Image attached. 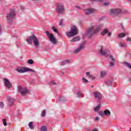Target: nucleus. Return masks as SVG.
Wrapping results in <instances>:
<instances>
[{
    "instance_id": "nucleus-48",
    "label": "nucleus",
    "mask_w": 131,
    "mask_h": 131,
    "mask_svg": "<svg viewBox=\"0 0 131 131\" xmlns=\"http://www.w3.org/2000/svg\"><path fill=\"white\" fill-rule=\"evenodd\" d=\"M91 2H96V0H90Z\"/></svg>"
},
{
    "instance_id": "nucleus-19",
    "label": "nucleus",
    "mask_w": 131,
    "mask_h": 131,
    "mask_svg": "<svg viewBox=\"0 0 131 131\" xmlns=\"http://www.w3.org/2000/svg\"><path fill=\"white\" fill-rule=\"evenodd\" d=\"M112 83H113V80H107L105 81V84L107 86H110Z\"/></svg>"
},
{
    "instance_id": "nucleus-55",
    "label": "nucleus",
    "mask_w": 131,
    "mask_h": 131,
    "mask_svg": "<svg viewBox=\"0 0 131 131\" xmlns=\"http://www.w3.org/2000/svg\"><path fill=\"white\" fill-rule=\"evenodd\" d=\"M4 131H6V130H4Z\"/></svg>"
},
{
    "instance_id": "nucleus-24",
    "label": "nucleus",
    "mask_w": 131,
    "mask_h": 131,
    "mask_svg": "<svg viewBox=\"0 0 131 131\" xmlns=\"http://www.w3.org/2000/svg\"><path fill=\"white\" fill-rule=\"evenodd\" d=\"M126 35V34L121 33V34L118 35L119 38H122V37H124Z\"/></svg>"
},
{
    "instance_id": "nucleus-21",
    "label": "nucleus",
    "mask_w": 131,
    "mask_h": 131,
    "mask_svg": "<svg viewBox=\"0 0 131 131\" xmlns=\"http://www.w3.org/2000/svg\"><path fill=\"white\" fill-rule=\"evenodd\" d=\"M70 63V60H63L62 61L61 65L62 66H64V65H66V64H69Z\"/></svg>"
},
{
    "instance_id": "nucleus-44",
    "label": "nucleus",
    "mask_w": 131,
    "mask_h": 131,
    "mask_svg": "<svg viewBox=\"0 0 131 131\" xmlns=\"http://www.w3.org/2000/svg\"><path fill=\"white\" fill-rule=\"evenodd\" d=\"M95 120H96V121H98V120H99V117H96V118H95Z\"/></svg>"
},
{
    "instance_id": "nucleus-16",
    "label": "nucleus",
    "mask_w": 131,
    "mask_h": 131,
    "mask_svg": "<svg viewBox=\"0 0 131 131\" xmlns=\"http://www.w3.org/2000/svg\"><path fill=\"white\" fill-rule=\"evenodd\" d=\"M104 116H106V117H110V116L111 115V112H110V111L109 110H105L103 111Z\"/></svg>"
},
{
    "instance_id": "nucleus-46",
    "label": "nucleus",
    "mask_w": 131,
    "mask_h": 131,
    "mask_svg": "<svg viewBox=\"0 0 131 131\" xmlns=\"http://www.w3.org/2000/svg\"><path fill=\"white\" fill-rule=\"evenodd\" d=\"M97 2H104V0H97Z\"/></svg>"
},
{
    "instance_id": "nucleus-49",
    "label": "nucleus",
    "mask_w": 131,
    "mask_h": 131,
    "mask_svg": "<svg viewBox=\"0 0 131 131\" xmlns=\"http://www.w3.org/2000/svg\"><path fill=\"white\" fill-rule=\"evenodd\" d=\"M77 8L78 9H80V7H79V6H77Z\"/></svg>"
},
{
    "instance_id": "nucleus-33",
    "label": "nucleus",
    "mask_w": 131,
    "mask_h": 131,
    "mask_svg": "<svg viewBox=\"0 0 131 131\" xmlns=\"http://www.w3.org/2000/svg\"><path fill=\"white\" fill-rule=\"evenodd\" d=\"M28 64H30L31 65H32V64H33V60H32V59H29L28 60Z\"/></svg>"
},
{
    "instance_id": "nucleus-5",
    "label": "nucleus",
    "mask_w": 131,
    "mask_h": 131,
    "mask_svg": "<svg viewBox=\"0 0 131 131\" xmlns=\"http://www.w3.org/2000/svg\"><path fill=\"white\" fill-rule=\"evenodd\" d=\"M110 13L111 14L115 15V16H118V15H121V14H126L127 11L117 8L111 10Z\"/></svg>"
},
{
    "instance_id": "nucleus-51",
    "label": "nucleus",
    "mask_w": 131,
    "mask_h": 131,
    "mask_svg": "<svg viewBox=\"0 0 131 131\" xmlns=\"http://www.w3.org/2000/svg\"><path fill=\"white\" fill-rule=\"evenodd\" d=\"M130 131H131V128H130Z\"/></svg>"
},
{
    "instance_id": "nucleus-2",
    "label": "nucleus",
    "mask_w": 131,
    "mask_h": 131,
    "mask_svg": "<svg viewBox=\"0 0 131 131\" xmlns=\"http://www.w3.org/2000/svg\"><path fill=\"white\" fill-rule=\"evenodd\" d=\"M32 41L36 49L39 48V41L38 40L37 37H36V36L34 34L28 37L27 39L28 43H31Z\"/></svg>"
},
{
    "instance_id": "nucleus-20",
    "label": "nucleus",
    "mask_w": 131,
    "mask_h": 131,
    "mask_svg": "<svg viewBox=\"0 0 131 131\" xmlns=\"http://www.w3.org/2000/svg\"><path fill=\"white\" fill-rule=\"evenodd\" d=\"M109 30H108V28H105L103 32H101V35H106L107 33H108Z\"/></svg>"
},
{
    "instance_id": "nucleus-53",
    "label": "nucleus",
    "mask_w": 131,
    "mask_h": 131,
    "mask_svg": "<svg viewBox=\"0 0 131 131\" xmlns=\"http://www.w3.org/2000/svg\"><path fill=\"white\" fill-rule=\"evenodd\" d=\"M129 2H131V0H129Z\"/></svg>"
},
{
    "instance_id": "nucleus-14",
    "label": "nucleus",
    "mask_w": 131,
    "mask_h": 131,
    "mask_svg": "<svg viewBox=\"0 0 131 131\" xmlns=\"http://www.w3.org/2000/svg\"><path fill=\"white\" fill-rule=\"evenodd\" d=\"M7 101H8V105L9 106H13V105H14V102L15 101L14 98L8 97L7 98Z\"/></svg>"
},
{
    "instance_id": "nucleus-39",
    "label": "nucleus",
    "mask_w": 131,
    "mask_h": 131,
    "mask_svg": "<svg viewBox=\"0 0 131 131\" xmlns=\"http://www.w3.org/2000/svg\"><path fill=\"white\" fill-rule=\"evenodd\" d=\"M63 21H64V19H61L60 20L59 25H60V26L63 25Z\"/></svg>"
},
{
    "instance_id": "nucleus-13",
    "label": "nucleus",
    "mask_w": 131,
    "mask_h": 131,
    "mask_svg": "<svg viewBox=\"0 0 131 131\" xmlns=\"http://www.w3.org/2000/svg\"><path fill=\"white\" fill-rule=\"evenodd\" d=\"M4 80L5 86L8 89H11L12 88V83L7 78H4Z\"/></svg>"
},
{
    "instance_id": "nucleus-17",
    "label": "nucleus",
    "mask_w": 131,
    "mask_h": 131,
    "mask_svg": "<svg viewBox=\"0 0 131 131\" xmlns=\"http://www.w3.org/2000/svg\"><path fill=\"white\" fill-rule=\"evenodd\" d=\"M76 95H77L78 98H79V97H81V98H84V95L82 94V92L80 91H78Z\"/></svg>"
},
{
    "instance_id": "nucleus-10",
    "label": "nucleus",
    "mask_w": 131,
    "mask_h": 131,
    "mask_svg": "<svg viewBox=\"0 0 131 131\" xmlns=\"http://www.w3.org/2000/svg\"><path fill=\"white\" fill-rule=\"evenodd\" d=\"M93 96L95 99H98L99 103H101V100H102V98H103V95L101 93L98 91H95L93 92Z\"/></svg>"
},
{
    "instance_id": "nucleus-12",
    "label": "nucleus",
    "mask_w": 131,
    "mask_h": 131,
    "mask_svg": "<svg viewBox=\"0 0 131 131\" xmlns=\"http://www.w3.org/2000/svg\"><path fill=\"white\" fill-rule=\"evenodd\" d=\"M85 41H83L82 43H81L79 46V47L76 49L75 51H74L73 53L74 54H77V53H79L80 51H82V50H83L84 48H85Z\"/></svg>"
},
{
    "instance_id": "nucleus-7",
    "label": "nucleus",
    "mask_w": 131,
    "mask_h": 131,
    "mask_svg": "<svg viewBox=\"0 0 131 131\" xmlns=\"http://www.w3.org/2000/svg\"><path fill=\"white\" fill-rule=\"evenodd\" d=\"M16 71H17L18 73H25V72H27L28 71H31V72H33V73H36V72L33 69L25 67H18L17 69H16Z\"/></svg>"
},
{
    "instance_id": "nucleus-8",
    "label": "nucleus",
    "mask_w": 131,
    "mask_h": 131,
    "mask_svg": "<svg viewBox=\"0 0 131 131\" xmlns=\"http://www.w3.org/2000/svg\"><path fill=\"white\" fill-rule=\"evenodd\" d=\"M56 12L58 14H63L65 13V7L62 4H58L56 6Z\"/></svg>"
},
{
    "instance_id": "nucleus-32",
    "label": "nucleus",
    "mask_w": 131,
    "mask_h": 131,
    "mask_svg": "<svg viewBox=\"0 0 131 131\" xmlns=\"http://www.w3.org/2000/svg\"><path fill=\"white\" fill-rule=\"evenodd\" d=\"M89 78H91L93 80L96 79V77L93 75H89Z\"/></svg>"
},
{
    "instance_id": "nucleus-38",
    "label": "nucleus",
    "mask_w": 131,
    "mask_h": 131,
    "mask_svg": "<svg viewBox=\"0 0 131 131\" xmlns=\"http://www.w3.org/2000/svg\"><path fill=\"white\" fill-rule=\"evenodd\" d=\"M0 108H1V109H3V108H4V102H0Z\"/></svg>"
},
{
    "instance_id": "nucleus-47",
    "label": "nucleus",
    "mask_w": 131,
    "mask_h": 131,
    "mask_svg": "<svg viewBox=\"0 0 131 131\" xmlns=\"http://www.w3.org/2000/svg\"><path fill=\"white\" fill-rule=\"evenodd\" d=\"M60 74H61V75H64V72H60Z\"/></svg>"
},
{
    "instance_id": "nucleus-25",
    "label": "nucleus",
    "mask_w": 131,
    "mask_h": 131,
    "mask_svg": "<svg viewBox=\"0 0 131 131\" xmlns=\"http://www.w3.org/2000/svg\"><path fill=\"white\" fill-rule=\"evenodd\" d=\"M46 112H47V111H46V110H43L41 112V116H42V117H45V116H46Z\"/></svg>"
},
{
    "instance_id": "nucleus-41",
    "label": "nucleus",
    "mask_w": 131,
    "mask_h": 131,
    "mask_svg": "<svg viewBox=\"0 0 131 131\" xmlns=\"http://www.w3.org/2000/svg\"><path fill=\"white\" fill-rule=\"evenodd\" d=\"M107 33V36H111V33L108 32Z\"/></svg>"
},
{
    "instance_id": "nucleus-26",
    "label": "nucleus",
    "mask_w": 131,
    "mask_h": 131,
    "mask_svg": "<svg viewBox=\"0 0 131 131\" xmlns=\"http://www.w3.org/2000/svg\"><path fill=\"white\" fill-rule=\"evenodd\" d=\"M98 115H100V116H101V117H104V116H105L104 112H103L102 111H99L98 112Z\"/></svg>"
},
{
    "instance_id": "nucleus-54",
    "label": "nucleus",
    "mask_w": 131,
    "mask_h": 131,
    "mask_svg": "<svg viewBox=\"0 0 131 131\" xmlns=\"http://www.w3.org/2000/svg\"><path fill=\"white\" fill-rule=\"evenodd\" d=\"M0 41H2V40H0Z\"/></svg>"
},
{
    "instance_id": "nucleus-9",
    "label": "nucleus",
    "mask_w": 131,
    "mask_h": 131,
    "mask_svg": "<svg viewBox=\"0 0 131 131\" xmlns=\"http://www.w3.org/2000/svg\"><path fill=\"white\" fill-rule=\"evenodd\" d=\"M46 35H47L48 37V38H49V40H50V41L54 45H56V43H57V39L55 36H54V35L53 34L50 33L48 31H46Z\"/></svg>"
},
{
    "instance_id": "nucleus-15",
    "label": "nucleus",
    "mask_w": 131,
    "mask_h": 131,
    "mask_svg": "<svg viewBox=\"0 0 131 131\" xmlns=\"http://www.w3.org/2000/svg\"><path fill=\"white\" fill-rule=\"evenodd\" d=\"M95 11L96 10L95 9L89 8L85 11V14L86 15H90V14H91V13H94Z\"/></svg>"
},
{
    "instance_id": "nucleus-37",
    "label": "nucleus",
    "mask_w": 131,
    "mask_h": 131,
    "mask_svg": "<svg viewBox=\"0 0 131 131\" xmlns=\"http://www.w3.org/2000/svg\"><path fill=\"white\" fill-rule=\"evenodd\" d=\"M59 101H62L63 102H65L66 101V98H64V97H61L59 98Z\"/></svg>"
},
{
    "instance_id": "nucleus-27",
    "label": "nucleus",
    "mask_w": 131,
    "mask_h": 131,
    "mask_svg": "<svg viewBox=\"0 0 131 131\" xmlns=\"http://www.w3.org/2000/svg\"><path fill=\"white\" fill-rule=\"evenodd\" d=\"M29 127H30L31 129H33V123L32 122H30L29 123Z\"/></svg>"
},
{
    "instance_id": "nucleus-52",
    "label": "nucleus",
    "mask_w": 131,
    "mask_h": 131,
    "mask_svg": "<svg viewBox=\"0 0 131 131\" xmlns=\"http://www.w3.org/2000/svg\"><path fill=\"white\" fill-rule=\"evenodd\" d=\"M94 87V86H92V88H93Z\"/></svg>"
},
{
    "instance_id": "nucleus-18",
    "label": "nucleus",
    "mask_w": 131,
    "mask_h": 131,
    "mask_svg": "<svg viewBox=\"0 0 131 131\" xmlns=\"http://www.w3.org/2000/svg\"><path fill=\"white\" fill-rule=\"evenodd\" d=\"M80 40V37L77 36L74 37L71 40V42H74L75 41H79Z\"/></svg>"
},
{
    "instance_id": "nucleus-28",
    "label": "nucleus",
    "mask_w": 131,
    "mask_h": 131,
    "mask_svg": "<svg viewBox=\"0 0 131 131\" xmlns=\"http://www.w3.org/2000/svg\"><path fill=\"white\" fill-rule=\"evenodd\" d=\"M120 46L122 48H126V47H127V45H126V44H125V43L120 42Z\"/></svg>"
},
{
    "instance_id": "nucleus-22",
    "label": "nucleus",
    "mask_w": 131,
    "mask_h": 131,
    "mask_svg": "<svg viewBox=\"0 0 131 131\" xmlns=\"http://www.w3.org/2000/svg\"><path fill=\"white\" fill-rule=\"evenodd\" d=\"M100 107H101V101H100V103H99V105L94 108V111L95 112L99 111V110H100Z\"/></svg>"
},
{
    "instance_id": "nucleus-4",
    "label": "nucleus",
    "mask_w": 131,
    "mask_h": 131,
    "mask_svg": "<svg viewBox=\"0 0 131 131\" xmlns=\"http://www.w3.org/2000/svg\"><path fill=\"white\" fill-rule=\"evenodd\" d=\"M78 28L75 26H72L71 28V31L70 32H67V36L69 37H72L75 36L76 34L78 33Z\"/></svg>"
},
{
    "instance_id": "nucleus-43",
    "label": "nucleus",
    "mask_w": 131,
    "mask_h": 131,
    "mask_svg": "<svg viewBox=\"0 0 131 131\" xmlns=\"http://www.w3.org/2000/svg\"><path fill=\"white\" fill-rule=\"evenodd\" d=\"M120 25H121V27L122 28V29H123V24L121 23L120 24Z\"/></svg>"
},
{
    "instance_id": "nucleus-35",
    "label": "nucleus",
    "mask_w": 131,
    "mask_h": 131,
    "mask_svg": "<svg viewBox=\"0 0 131 131\" xmlns=\"http://www.w3.org/2000/svg\"><path fill=\"white\" fill-rule=\"evenodd\" d=\"M82 81L83 82H85V83H88V82H89V81L85 79V78H82Z\"/></svg>"
},
{
    "instance_id": "nucleus-45",
    "label": "nucleus",
    "mask_w": 131,
    "mask_h": 131,
    "mask_svg": "<svg viewBox=\"0 0 131 131\" xmlns=\"http://www.w3.org/2000/svg\"><path fill=\"white\" fill-rule=\"evenodd\" d=\"M103 6H108V3H104Z\"/></svg>"
},
{
    "instance_id": "nucleus-3",
    "label": "nucleus",
    "mask_w": 131,
    "mask_h": 131,
    "mask_svg": "<svg viewBox=\"0 0 131 131\" xmlns=\"http://www.w3.org/2000/svg\"><path fill=\"white\" fill-rule=\"evenodd\" d=\"M100 53L102 56H104L106 58H108V60H111L113 62H115V59L113 57V56L110 55V51L107 49H104V46H101V48L100 50Z\"/></svg>"
},
{
    "instance_id": "nucleus-23",
    "label": "nucleus",
    "mask_w": 131,
    "mask_h": 131,
    "mask_svg": "<svg viewBox=\"0 0 131 131\" xmlns=\"http://www.w3.org/2000/svg\"><path fill=\"white\" fill-rule=\"evenodd\" d=\"M106 74H107V73H106V72H100V77L101 78H103V77H105V76H106Z\"/></svg>"
},
{
    "instance_id": "nucleus-42",
    "label": "nucleus",
    "mask_w": 131,
    "mask_h": 131,
    "mask_svg": "<svg viewBox=\"0 0 131 131\" xmlns=\"http://www.w3.org/2000/svg\"><path fill=\"white\" fill-rule=\"evenodd\" d=\"M86 75H87V76H89V77H90V75H91L90 74V72H86Z\"/></svg>"
},
{
    "instance_id": "nucleus-31",
    "label": "nucleus",
    "mask_w": 131,
    "mask_h": 131,
    "mask_svg": "<svg viewBox=\"0 0 131 131\" xmlns=\"http://www.w3.org/2000/svg\"><path fill=\"white\" fill-rule=\"evenodd\" d=\"M52 29L55 33H58V30L55 27H52Z\"/></svg>"
},
{
    "instance_id": "nucleus-36",
    "label": "nucleus",
    "mask_w": 131,
    "mask_h": 131,
    "mask_svg": "<svg viewBox=\"0 0 131 131\" xmlns=\"http://www.w3.org/2000/svg\"><path fill=\"white\" fill-rule=\"evenodd\" d=\"M54 84H56V82H55V81H51L50 82V85H54Z\"/></svg>"
},
{
    "instance_id": "nucleus-50",
    "label": "nucleus",
    "mask_w": 131,
    "mask_h": 131,
    "mask_svg": "<svg viewBox=\"0 0 131 131\" xmlns=\"http://www.w3.org/2000/svg\"><path fill=\"white\" fill-rule=\"evenodd\" d=\"M23 9H24V8L21 7V10H23Z\"/></svg>"
},
{
    "instance_id": "nucleus-34",
    "label": "nucleus",
    "mask_w": 131,
    "mask_h": 131,
    "mask_svg": "<svg viewBox=\"0 0 131 131\" xmlns=\"http://www.w3.org/2000/svg\"><path fill=\"white\" fill-rule=\"evenodd\" d=\"M114 66V61H111L110 62V67H113Z\"/></svg>"
},
{
    "instance_id": "nucleus-29",
    "label": "nucleus",
    "mask_w": 131,
    "mask_h": 131,
    "mask_svg": "<svg viewBox=\"0 0 131 131\" xmlns=\"http://www.w3.org/2000/svg\"><path fill=\"white\" fill-rule=\"evenodd\" d=\"M40 130L41 131H47V127L45 126H42L40 129Z\"/></svg>"
},
{
    "instance_id": "nucleus-11",
    "label": "nucleus",
    "mask_w": 131,
    "mask_h": 131,
    "mask_svg": "<svg viewBox=\"0 0 131 131\" xmlns=\"http://www.w3.org/2000/svg\"><path fill=\"white\" fill-rule=\"evenodd\" d=\"M18 90L19 93H20L22 96H25V95L28 93V90L25 88L22 87V86H18Z\"/></svg>"
},
{
    "instance_id": "nucleus-40",
    "label": "nucleus",
    "mask_w": 131,
    "mask_h": 131,
    "mask_svg": "<svg viewBox=\"0 0 131 131\" xmlns=\"http://www.w3.org/2000/svg\"><path fill=\"white\" fill-rule=\"evenodd\" d=\"M3 34V30H2V26L0 25V35Z\"/></svg>"
},
{
    "instance_id": "nucleus-1",
    "label": "nucleus",
    "mask_w": 131,
    "mask_h": 131,
    "mask_svg": "<svg viewBox=\"0 0 131 131\" xmlns=\"http://www.w3.org/2000/svg\"><path fill=\"white\" fill-rule=\"evenodd\" d=\"M102 27H103V24L99 25L95 29L94 27L89 28L86 32L85 34L86 35H88L89 38H91L94 34L98 33V32L101 30Z\"/></svg>"
},
{
    "instance_id": "nucleus-6",
    "label": "nucleus",
    "mask_w": 131,
    "mask_h": 131,
    "mask_svg": "<svg viewBox=\"0 0 131 131\" xmlns=\"http://www.w3.org/2000/svg\"><path fill=\"white\" fill-rule=\"evenodd\" d=\"M15 16H16V13L14 9H11V11L7 14L6 17L8 23H11L12 21L15 19Z\"/></svg>"
},
{
    "instance_id": "nucleus-30",
    "label": "nucleus",
    "mask_w": 131,
    "mask_h": 131,
    "mask_svg": "<svg viewBox=\"0 0 131 131\" xmlns=\"http://www.w3.org/2000/svg\"><path fill=\"white\" fill-rule=\"evenodd\" d=\"M3 124H4V125L5 126H7V119H3Z\"/></svg>"
}]
</instances>
